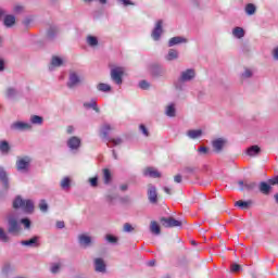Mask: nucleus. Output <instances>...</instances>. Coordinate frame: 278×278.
<instances>
[{
	"label": "nucleus",
	"mask_w": 278,
	"mask_h": 278,
	"mask_svg": "<svg viewBox=\"0 0 278 278\" xmlns=\"http://www.w3.org/2000/svg\"><path fill=\"white\" fill-rule=\"evenodd\" d=\"M182 42H188V39L184 37H174L169 39L168 47H175V45H181Z\"/></svg>",
	"instance_id": "4be33fe9"
},
{
	"label": "nucleus",
	"mask_w": 278,
	"mask_h": 278,
	"mask_svg": "<svg viewBox=\"0 0 278 278\" xmlns=\"http://www.w3.org/2000/svg\"><path fill=\"white\" fill-rule=\"evenodd\" d=\"M98 90H100L101 92H110V90H112V87H110V85L108 84H99L98 85Z\"/></svg>",
	"instance_id": "4c0bfd02"
},
{
	"label": "nucleus",
	"mask_w": 278,
	"mask_h": 278,
	"mask_svg": "<svg viewBox=\"0 0 278 278\" xmlns=\"http://www.w3.org/2000/svg\"><path fill=\"white\" fill-rule=\"evenodd\" d=\"M84 106L88 108V109L92 108V110H94V112H100L99 108L97 106V102L96 101L85 102Z\"/></svg>",
	"instance_id": "ea45409f"
},
{
	"label": "nucleus",
	"mask_w": 278,
	"mask_h": 278,
	"mask_svg": "<svg viewBox=\"0 0 278 278\" xmlns=\"http://www.w3.org/2000/svg\"><path fill=\"white\" fill-rule=\"evenodd\" d=\"M11 129H14L17 131H25V129H31V125L23 122H15L11 125Z\"/></svg>",
	"instance_id": "1a4fd4ad"
},
{
	"label": "nucleus",
	"mask_w": 278,
	"mask_h": 278,
	"mask_svg": "<svg viewBox=\"0 0 278 278\" xmlns=\"http://www.w3.org/2000/svg\"><path fill=\"white\" fill-rule=\"evenodd\" d=\"M238 184L241 190H253V188H255V182H249V180H239Z\"/></svg>",
	"instance_id": "a211bd4d"
},
{
	"label": "nucleus",
	"mask_w": 278,
	"mask_h": 278,
	"mask_svg": "<svg viewBox=\"0 0 278 278\" xmlns=\"http://www.w3.org/2000/svg\"><path fill=\"white\" fill-rule=\"evenodd\" d=\"M232 36H235V38H244V28L235 27L232 30Z\"/></svg>",
	"instance_id": "a878e982"
},
{
	"label": "nucleus",
	"mask_w": 278,
	"mask_h": 278,
	"mask_svg": "<svg viewBox=\"0 0 278 278\" xmlns=\"http://www.w3.org/2000/svg\"><path fill=\"white\" fill-rule=\"evenodd\" d=\"M31 160L28 156L21 157L16 162L17 170H27Z\"/></svg>",
	"instance_id": "423d86ee"
},
{
	"label": "nucleus",
	"mask_w": 278,
	"mask_h": 278,
	"mask_svg": "<svg viewBox=\"0 0 278 278\" xmlns=\"http://www.w3.org/2000/svg\"><path fill=\"white\" fill-rule=\"evenodd\" d=\"M108 131H112V126L110 124H104L101 127V134H102L103 138H108Z\"/></svg>",
	"instance_id": "f704fd0d"
},
{
	"label": "nucleus",
	"mask_w": 278,
	"mask_h": 278,
	"mask_svg": "<svg viewBox=\"0 0 278 278\" xmlns=\"http://www.w3.org/2000/svg\"><path fill=\"white\" fill-rule=\"evenodd\" d=\"M179 56V52H177V50L175 49H170L168 51V54H167V60H177V58Z\"/></svg>",
	"instance_id": "c9c22d12"
},
{
	"label": "nucleus",
	"mask_w": 278,
	"mask_h": 278,
	"mask_svg": "<svg viewBox=\"0 0 278 278\" xmlns=\"http://www.w3.org/2000/svg\"><path fill=\"white\" fill-rule=\"evenodd\" d=\"M89 184L90 186H92V188H97V186H99V178L98 177L89 178Z\"/></svg>",
	"instance_id": "49530a36"
},
{
	"label": "nucleus",
	"mask_w": 278,
	"mask_h": 278,
	"mask_svg": "<svg viewBox=\"0 0 278 278\" xmlns=\"http://www.w3.org/2000/svg\"><path fill=\"white\" fill-rule=\"evenodd\" d=\"M78 240H79V243L83 245V247H88V244H90V242H92V239L90 238V236L88 235H80L78 237Z\"/></svg>",
	"instance_id": "5701e85b"
},
{
	"label": "nucleus",
	"mask_w": 278,
	"mask_h": 278,
	"mask_svg": "<svg viewBox=\"0 0 278 278\" xmlns=\"http://www.w3.org/2000/svg\"><path fill=\"white\" fill-rule=\"evenodd\" d=\"M203 135V131L201 129H197V130H188L187 136H189V138H201V136Z\"/></svg>",
	"instance_id": "cd10ccee"
},
{
	"label": "nucleus",
	"mask_w": 278,
	"mask_h": 278,
	"mask_svg": "<svg viewBox=\"0 0 278 278\" xmlns=\"http://www.w3.org/2000/svg\"><path fill=\"white\" fill-rule=\"evenodd\" d=\"M0 181L4 188V190H10V182L8 181V174L5 173V169L0 167Z\"/></svg>",
	"instance_id": "9b49d317"
},
{
	"label": "nucleus",
	"mask_w": 278,
	"mask_h": 278,
	"mask_svg": "<svg viewBox=\"0 0 278 278\" xmlns=\"http://www.w3.org/2000/svg\"><path fill=\"white\" fill-rule=\"evenodd\" d=\"M150 231H151V233H154V236H160V233H162L160 224H157V222H151L150 223Z\"/></svg>",
	"instance_id": "6ab92c4d"
},
{
	"label": "nucleus",
	"mask_w": 278,
	"mask_h": 278,
	"mask_svg": "<svg viewBox=\"0 0 278 278\" xmlns=\"http://www.w3.org/2000/svg\"><path fill=\"white\" fill-rule=\"evenodd\" d=\"M64 64V61L60 56H52L51 65L52 66H62Z\"/></svg>",
	"instance_id": "72a5a7b5"
},
{
	"label": "nucleus",
	"mask_w": 278,
	"mask_h": 278,
	"mask_svg": "<svg viewBox=\"0 0 278 278\" xmlns=\"http://www.w3.org/2000/svg\"><path fill=\"white\" fill-rule=\"evenodd\" d=\"M22 225H24L26 229H29V227L31 226V222L28 218H23Z\"/></svg>",
	"instance_id": "603ef678"
},
{
	"label": "nucleus",
	"mask_w": 278,
	"mask_h": 278,
	"mask_svg": "<svg viewBox=\"0 0 278 278\" xmlns=\"http://www.w3.org/2000/svg\"><path fill=\"white\" fill-rule=\"evenodd\" d=\"M39 208L41 212H47V210H49V205L47 204V201L41 200L39 202Z\"/></svg>",
	"instance_id": "37998d69"
},
{
	"label": "nucleus",
	"mask_w": 278,
	"mask_h": 278,
	"mask_svg": "<svg viewBox=\"0 0 278 278\" xmlns=\"http://www.w3.org/2000/svg\"><path fill=\"white\" fill-rule=\"evenodd\" d=\"M67 147L72 150H77L81 147V139L79 137H72L67 140Z\"/></svg>",
	"instance_id": "6e6552de"
},
{
	"label": "nucleus",
	"mask_w": 278,
	"mask_h": 278,
	"mask_svg": "<svg viewBox=\"0 0 278 278\" xmlns=\"http://www.w3.org/2000/svg\"><path fill=\"white\" fill-rule=\"evenodd\" d=\"M175 114H176L175 104L168 105L167 109H166V115L170 116V117H174Z\"/></svg>",
	"instance_id": "58836bf2"
},
{
	"label": "nucleus",
	"mask_w": 278,
	"mask_h": 278,
	"mask_svg": "<svg viewBox=\"0 0 278 278\" xmlns=\"http://www.w3.org/2000/svg\"><path fill=\"white\" fill-rule=\"evenodd\" d=\"M124 231H127V232L134 231V226H131V224L129 223L124 224Z\"/></svg>",
	"instance_id": "8fccbe9b"
},
{
	"label": "nucleus",
	"mask_w": 278,
	"mask_h": 278,
	"mask_svg": "<svg viewBox=\"0 0 278 278\" xmlns=\"http://www.w3.org/2000/svg\"><path fill=\"white\" fill-rule=\"evenodd\" d=\"M39 238L38 237H33L29 240L22 241V244L24 247H40V243L38 242Z\"/></svg>",
	"instance_id": "aec40b11"
},
{
	"label": "nucleus",
	"mask_w": 278,
	"mask_h": 278,
	"mask_svg": "<svg viewBox=\"0 0 278 278\" xmlns=\"http://www.w3.org/2000/svg\"><path fill=\"white\" fill-rule=\"evenodd\" d=\"M94 269L97 273H105V261L103 258H96Z\"/></svg>",
	"instance_id": "ddd939ff"
},
{
	"label": "nucleus",
	"mask_w": 278,
	"mask_h": 278,
	"mask_svg": "<svg viewBox=\"0 0 278 278\" xmlns=\"http://www.w3.org/2000/svg\"><path fill=\"white\" fill-rule=\"evenodd\" d=\"M87 45H89V47H97V45H99V39H97L94 36H88Z\"/></svg>",
	"instance_id": "473e14b6"
},
{
	"label": "nucleus",
	"mask_w": 278,
	"mask_h": 278,
	"mask_svg": "<svg viewBox=\"0 0 278 278\" xmlns=\"http://www.w3.org/2000/svg\"><path fill=\"white\" fill-rule=\"evenodd\" d=\"M253 76V72H251V70H245V72L243 73V77H252Z\"/></svg>",
	"instance_id": "6e6d98bb"
},
{
	"label": "nucleus",
	"mask_w": 278,
	"mask_h": 278,
	"mask_svg": "<svg viewBox=\"0 0 278 278\" xmlns=\"http://www.w3.org/2000/svg\"><path fill=\"white\" fill-rule=\"evenodd\" d=\"M123 142V139L121 137L117 138H110L106 142V147H109V149H112L114 147H119V144Z\"/></svg>",
	"instance_id": "f3484780"
},
{
	"label": "nucleus",
	"mask_w": 278,
	"mask_h": 278,
	"mask_svg": "<svg viewBox=\"0 0 278 278\" xmlns=\"http://www.w3.org/2000/svg\"><path fill=\"white\" fill-rule=\"evenodd\" d=\"M225 144H227V141L222 138L213 141V148L217 153H220L223 151V147H225Z\"/></svg>",
	"instance_id": "2eb2a0df"
},
{
	"label": "nucleus",
	"mask_w": 278,
	"mask_h": 278,
	"mask_svg": "<svg viewBox=\"0 0 278 278\" xmlns=\"http://www.w3.org/2000/svg\"><path fill=\"white\" fill-rule=\"evenodd\" d=\"M79 84V76L75 72L70 73V81L67 83L68 88H73Z\"/></svg>",
	"instance_id": "dca6fc26"
},
{
	"label": "nucleus",
	"mask_w": 278,
	"mask_h": 278,
	"mask_svg": "<svg viewBox=\"0 0 278 278\" xmlns=\"http://www.w3.org/2000/svg\"><path fill=\"white\" fill-rule=\"evenodd\" d=\"M111 68V78L117 84H123V76L125 75V67L109 65Z\"/></svg>",
	"instance_id": "f03ea898"
},
{
	"label": "nucleus",
	"mask_w": 278,
	"mask_h": 278,
	"mask_svg": "<svg viewBox=\"0 0 278 278\" xmlns=\"http://www.w3.org/2000/svg\"><path fill=\"white\" fill-rule=\"evenodd\" d=\"M128 188H129V186L127 184L119 186V190H122V192H126V190H128Z\"/></svg>",
	"instance_id": "4d7b16f0"
},
{
	"label": "nucleus",
	"mask_w": 278,
	"mask_h": 278,
	"mask_svg": "<svg viewBox=\"0 0 278 278\" xmlns=\"http://www.w3.org/2000/svg\"><path fill=\"white\" fill-rule=\"evenodd\" d=\"M260 190L263 194H270V185L261 182Z\"/></svg>",
	"instance_id": "2f4dec72"
},
{
	"label": "nucleus",
	"mask_w": 278,
	"mask_h": 278,
	"mask_svg": "<svg viewBox=\"0 0 278 278\" xmlns=\"http://www.w3.org/2000/svg\"><path fill=\"white\" fill-rule=\"evenodd\" d=\"M240 271V265L232 264L231 265V273H239Z\"/></svg>",
	"instance_id": "5fc2aeb1"
},
{
	"label": "nucleus",
	"mask_w": 278,
	"mask_h": 278,
	"mask_svg": "<svg viewBox=\"0 0 278 278\" xmlns=\"http://www.w3.org/2000/svg\"><path fill=\"white\" fill-rule=\"evenodd\" d=\"M160 222L161 225L166 228L181 227V225H184L181 220H177L175 217H161Z\"/></svg>",
	"instance_id": "7ed1b4c3"
},
{
	"label": "nucleus",
	"mask_w": 278,
	"mask_h": 278,
	"mask_svg": "<svg viewBox=\"0 0 278 278\" xmlns=\"http://www.w3.org/2000/svg\"><path fill=\"white\" fill-rule=\"evenodd\" d=\"M148 266H155V260H152L148 263Z\"/></svg>",
	"instance_id": "69168bd1"
},
{
	"label": "nucleus",
	"mask_w": 278,
	"mask_h": 278,
	"mask_svg": "<svg viewBox=\"0 0 278 278\" xmlns=\"http://www.w3.org/2000/svg\"><path fill=\"white\" fill-rule=\"evenodd\" d=\"M8 223H9V233H14L16 236V233H18V231H21V226L18 225V220L16 219V217L10 215L8 217Z\"/></svg>",
	"instance_id": "20e7f679"
},
{
	"label": "nucleus",
	"mask_w": 278,
	"mask_h": 278,
	"mask_svg": "<svg viewBox=\"0 0 278 278\" xmlns=\"http://www.w3.org/2000/svg\"><path fill=\"white\" fill-rule=\"evenodd\" d=\"M21 10H23V7H15L14 8V12H21Z\"/></svg>",
	"instance_id": "774afa93"
},
{
	"label": "nucleus",
	"mask_w": 278,
	"mask_h": 278,
	"mask_svg": "<svg viewBox=\"0 0 278 278\" xmlns=\"http://www.w3.org/2000/svg\"><path fill=\"white\" fill-rule=\"evenodd\" d=\"M5 68V61L3 59H0V71H4Z\"/></svg>",
	"instance_id": "052dcab7"
},
{
	"label": "nucleus",
	"mask_w": 278,
	"mask_h": 278,
	"mask_svg": "<svg viewBox=\"0 0 278 278\" xmlns=\"http://www.w3.org/2000/svg\"><path fill=\"white\" fill-rule=\"evenodd\" d=\"M16 23V17L14 15H7L4 17V25L5 27H12Z\"/></svg>",
	"instance_id": "393cba45"
},
{
	"label": "nucleus",
	"mask_w": 278,
	"mask_h": 278,
	"mask_svg": "<svg viewBox=\"0 0 278 278\" xmlns=\"http://www.w3.org/2000/svg\"><path fill=\"white\" fill-rule=\"evenodd\" d=\"M185 173H194V167H186Z\"/></svg>",
	"instance_id": "0e129e2a"
},
{
	"label": "nucleus",
	"mask_w": 278,
	"mask_h": 278,
	"mask_svg": "<svg viewBox=\"0 0 278 278\" xmlns=\"http://www.w3.org/2000/svg\"><path fill=\"white\" fill-rule=\"evenodd\" d=\"M164 192H166V194H170V189L168 187H164Z\"/></svg>",
	"instance_id": "338daca9"
},
{
	"label": "nucleus",
	"mask_w": 278,
	"mask_h": 278,
	"mask_svg": "<svg viewBox=\"0 0 278 278\" xmlns=\"http://www.w3.org/2000/svg\"><path fill=\"white\" fill-rule=\"evenodd\" d=\"M30 122L33 123V125H42L43 118L38 115H33L30 117Z\"/></svg>",
	"instance_id": "e433bc0d"
},
{
	"label": "nucleus",
	"mask_w": 278,
	"mask_h": 278,
	"mask_svg": "<svg viewBox=\"0 0 278 278\" xmlns=\"http://www.w3.org/2000/svg\"><path fill=\"white\" fill-rule=\"evenodd\" d=\"M195 75L197 73L194 72V70H187L181 73L180 81H190L191 79H194Z\"/></svg>",
	"instance_id": "9d476101"
},
{
	"label": "nucleus",
	"mask_w": 278,
	"mask_h": 278,
	"mask_svg": "<svg viewBox=\"0 0 278 278\" xmlns=\"http://www.w3.org/2000/svg\"><path fill=\"white\" fill-rule=\"evenodd\" d=\"M0 240L2 242H9L10 241V237H8V235H5V231L3 230V228H0Z\"/></svg>",
	"instance_id": "79ce46f5"
},
{
	"label": "nucleus",
	"mask_w": 278,
	"mask_h": 278,
	"mask_svg": "<svg viewBox=\"0 0 278 278\" xmlns=\"http://www.w3.org/2000/svg\"><path fill=\"white\" fill-rule=\"evenodd\" d=\"M60 268H62V263H52L51 264V273H53L54 275L56 273H60Z\"/></svg>",
	"instance_id": "a19ab883"
},
{
	"label": "nucleus",
	"mask_w": 278,
	"mask_h": 278,
	"mask_svg": "<svg viewBox=\"0 0 278 278\" xmlns=\"http://www.w3.org/2000/svg\"><path fill=\"white\" fill-rule=\"evenodd\" d=\"M148 199L150 203H157V189L152 184L148 185Z\"/></svg>",
	"instance_id": "39448f33"
},
{
	"label": "nucleus",
	"mask_w": 278,
	"mask_h": 278,
	"mask_svg": "<svg viewBox=\"0 0 278 278\" xmlns=\"http://www.w3.org/2000/svg\"><path fill=\"white\" fill-rule=\"evenodd\" d=\"M10 149H11L10 143L7 140L0 141V152L3 155H8V153H10Z\"/></svg>",
	"instance_id": "412c9836"
},
{
	"label": "nucleus",
	"mask_w": 278,
	"mask_h": 278,
	"mask_svg": "<svg viewBox=\"0 0 278 278\" xmlns=\"http://www.w3.org/2000/svg\"><path fill=\"white\" fill-rule=\"evenodd\" d=\"M151 73L154 77H157V75H162L164 73V70L160 65H153L151 67Z\"/></svg>",
	"instance_id": "c85d7f7f"
},
{
	"label": "nucleus",
	"mask_w": 278,
	"mask_h": 278,
	"mask_svg": "<svg viewBox=\"0 0 278 278\" xmlns=\"http://www.w3.org/2000/svg\"><path fill=\"white\" fill-rule=\"evenodd\" d=\"M144 177H152L153 179H160L162 174L155 169V167H147L143 169Z\"/></svg>",
	"instance_id": "0eeeda50"
},
{
	"label": "nucleus",
	"mask_w": 278,
	"mask_h": 278,
	"mask_svg": "<svg viewBox=\"0 0 278 278\" xmlns=\"http://www.w3.org/2000/svg\"><path fill=\"white\" fill-rule=\"evenodd\" d=\"M208 151H210V149H207V147H205V146H201L199 148V153H203L204 155L207 154Z\"/></svg>",
	"instance_id": "864d4df0"
},
{
	"label": "nucleus",
	"mask_w": 278,
	"mask_h": 278,
	"mask_svg": "<svg viewBox=\"0 0 278 278\" xmlns=\"http://www.w3.org/2000/svg\"><path fill=\"white\" fill-rule=\"evenodd\" d=\"M16 94V89L14 88H9L7 90V97L11 98V97H14Z\"/></svg>",
	"instance_id": "09e8293b"
},
{
	"label": "nucleus",
	"mask_w": 278,
	"mask_h": 278,
	"mask_svg": "<svg viewBox=\"0 0 278 278\" xmlns=\"http://www.w3.org/2000/svg\"><path fill=\"white\" fill-rule=\"evenodd\" d=\"M56 227H58V229H64V227H65L64 222H56Z\"/></svg>",
	"instance_id": "13d9d810"
},
{
	"label": "nucleus",
	"mask_w": 278,
	"mask_h": 278,
	"mask_svg": "<svg viewBox=\"0 0 278 278\" xmlns=\"http://www.w3.org/2000/svg\"><path fill=\"white\" fill-rule=\"evenodd\" d=\"M61 188H62V190H65L66 192H68V190H71V178L70 177H65L61 180Z\"/></svg>",
	"instance_id": "b1692460"
},
{
	"label": "nucleus",
	"mask_w": 278,
	"mask_h": 278,
	"mask_svg": "<svg viewBox=\"0 0 278 278\" xmlns=\"http://www.w3.org/2000/svg\"><path fill=\"white\" fill-rule=\"evenodd\" d=\"M73 131H75V127L74 126H67V134H73Z\"/></svg>",
	"instance_id": "680f3d73"
},
{
	"label": "nucleus",
	"mask_w": 278,
	"mask_h": 278,
	"mask_svg": "<svg viewBox=\"0 0 278 278\" xmlns=\"http://www.w3.org/2000/svg\"><path fill=\"white\" fill-rule=\"evenodd\" d=\"M122 3H124L125 5H134V3L129 0H119Z\"/></svg>",
	"instance_id": "e2e57ef3"
},
{
	"label": "nucleus",
	"mask_w": 278,
	"mask_h": 278,
	"mask_svg": "<svg viewBox=\"0 0 278 278\" xmlns=\"http://www.w3.org/2000/svg\"><path fill=\"white\" fill-rule=\"evenodd\" d=\"M267 184H268V186H277V185H278V176H276V177L269 179V180L267 181Z\"/></svg>",
	"instance_id": "de8ad7c7"
},
{
	"label": "nucleus",
	"mask_w": 278,
	"mask_h": 278,
	"mask_svg": "<svg viewBox=\"0 0 278 278\" xmlns=\"http://www.w3.org/2000/svg\"><path fill=\"white\" fill-rule=\"evenodd\" d=\"M262 150L260 149L258 146H252L248 149L247 153L248 155H250L251 157H253V155H257Z\"/></svg>",
	"instance_id": "bb28decb"
},
{
	"label": "nucleus",
	"mask_w": 278,
	"mask_h": 278,
	"mask_svg": "<svg viewBox=\"0 0 278 278\" xmlns=\"http://www.w3.org/2000/svg\"><path fill=\"white\" fill-rule=\"evenodd\" d=\"M102 179L106 186L112 184L113 177H112V170H110V168L102 169Z\"/></svg>",
	"instance_id": "4468645a"
},
{
	"label": "nucleus",
	"mask_w": 278,
	"mask_h": 278,
	"mask_svg": "<svg viewBox=\"0 0 278 278\" xmlns=\"http://www.w3.org/2000/svg\"><path fill=\"white\" fill-rule=\"evenodd\" d=\"M174 181H176V184H181V175H176Z\"/></svg>",
	"instance_id": "bf43d9fd"
},
{
	"label": "nucleus",
	"mask_w": 278,
	"mask_h": 278,
	"mask_svg": "<svg viewBox=\"0 0 278 278\" xmlns=\"http://www.w3.org/2000/svg\"><path fill=\"white\" fill-rule=\"evenodd\" d=\"M14 210L22 207L27 214L34 212V202L31 200H23L21 197H17L13 202Z\"/></svg>",
	"instance_id": "f257e3e1"
},
{
	"label": "nucleus",
	"mask_w": 278,
	"mask_h": 278,
	"mask_svg": "<svg viewBox=\"0 0 278 278\" xmlns=\"http://www.w3.org/2000/svg\"><path fill=\"white\" fill-rule=\"evenodd\" d=\"M256 10H257V8L253 3H248L245 5V13L249 14L250 16L255 14Z\"/></svg>",
	"instance_id": "c756f323"
},
{
	"label": "nucleus",
	"mask_w": 278,
	"mask_h": 278,
	"mask_svg": "<svg viewBox=\"0 0 278 278\" xmlns=\"http://www.w3.org/2000/svg\"><path fill=\"white\" fill-rule=\"evenodd\" d=\"M105 238L108 242H110L111 244H116L118 242V238H116L115 236L106 235Z\"/></svg>",
	"instance_id": "c03bdc74"
},
{
	"label": "nucleus",
	"mask_w": 278,
	"mask_h": 278,
	"mask_svg": "<svg viewBox=\"0 0 278 278\" xmlns=\"http://www.w3.org/2000/svg\"><path fill=\"white\" fill-rule=\"evenodd\" d=\"M162 23H163L162 20H160L156 23V26H155V28L152 31V38L154 40H160V37L162 36Z\"/></svg>",
	"instance_id": "f8f14e48"
},
{
	"label": "nucleus",
	"mask_w": 278,
	"mask_h": 278,
	"mask_svg": "<svg viewBox=\"0 0 278 278\" xmlns=\"http://www.w3.org/2000/svg\"><path fill=\"white\" fill-rule=\"evenodd\" d=\"M139 87L142 89V90H147L149 88V83L147 80H141L139 83Z\"/></svg>",
	"instance_id": "3c124183"
},
{
	"label": "nucleus",
	"mask_w": 278,
	"mask_h": 278,
	"mask_svg": "<svg viewBox=\"0 0 278 278\" xmlns=\"http://www.w3.org/2000/svg\"><path fill=\"white\" fill-rule=\"evenodd\" d=\"M139 129H140V131H142V134H143V136H146V138H149V128H147V126H144V124H141L140 126H139Z\"/></svg>",
	"instance_id": "a18cd8bd"
},
{
	"label": "nucleus",
	"mask_w": 278,
	"mask_h": 278,
	"mask_svg": "<svg viewBox=\"0 0 278 278\" xmlns=\"http://www.w3.org/2000/svg\"><path fill=\"white\" fill-rule=\"evenodd\" d=\"M235 205L237 207H242L243 210H249V207L251 206V201H242V200H239L235 203Z\"/></svg>",
	"instance_id": "7c9ffc66"
}]
</instances>
